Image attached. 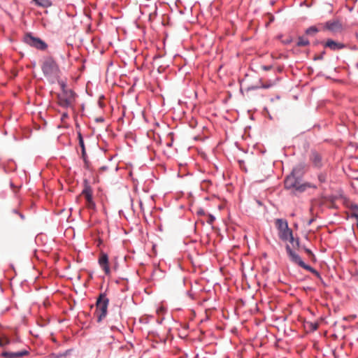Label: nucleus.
Segmentation results:
<instances>
[{
    "label": "nucleus",
    "mask_w": 358,
    "mask_h": 358,
    "mask_svg": "<svg viewBox=\"0 0 358 358\" xmlns=\"http://www.w3.org/2000/svg\"><path fill=\"white\" fill-rule=\"evenodd\" d=\"M303 166L299 164L294 166L284 180V186L286 189L293 190L294 194L304 192L308 188L316 189L317 186L310 182L301 183L303 174Z\"/></svg>",
    "instance_id": "f257e3e1"
},
{
    "label": "nucleus",
    "mask_w": 358,
    "mask_h": 358,
    "mask_svg": "<svg viewBox=\"0 0 358 358\" xmlns=\"http://www.w3.org/2000/svg\"><path fill=\"white\" fill-rule=\"evenodd\" d=\"M41 71L48 81L54 84L59 78L61 71L59 64L52 56L44 57L41 64Z\"/></svg>",
    "instance_id": "f03ea898"
},
{
    "label": "nucleus",
    "mask_w": 358,
    "mask_h": 358,
    "mask_svg": "<svg viewBox=\"0 0 358 358\" xmlns=\"http://www.w3.org/2000/svg\"><path fill=\"white\" fill-rule=\"evenodd\" d=\"M109 305V299L106 292L100 293L96 301V310L94 315L96 317V322L101 323L107 316L108 307Z\"/></svg>",
    "instance_id": "7ed1b4c3"
},
{
    "label": "nucleus",
    "mask_w": 358,
    "mask_h": 358,
    "mask_svg": "<svg viewBox=\"0 0 358 358\" xmlns=\"http://www.w3.org/2000/svg\"><path fill=\"white\" fill-rule=\"evenodd\" d=\"M286 251H287V253L290 259V260L298 264L299 266H301V268L310 271V273H312L313 274H314L320 280H321L322 282L323 281V279L320 275V273L316 270L313 267H312L311 266L308 265V264H306L301 258V257L297 255L292 248L289 245H287L286 247Z\"/></svg>",
    "instance_id": "20e7f679"
},
{
    "label": "nucleus",
    "mask_w": 358,
    "mask_h": 358,
    "mask_svg": "<svg viewBox=\"0 0 358 358\" xmlns=\"http://www.w3.org/2000/svg\"><path fill=\"white\" fill-rule=\"evenodd\" d=\"M76 96V94L71 89L63 91L57 96L59 105L64 108H69L75 101Z\"/></svg>",
    "instance_id": "39448f33"
},
{
    "label": "nucleus",
    "mask_w": 358,
    "mask_h": 358,
    "mask_svg": "<svg viewBox=\"0 0 358 358\" xmlns=\"http://www.w3.org/2000/svg\"><path fill=\"white\" fill-rule=\"evenodd\" d=\"M24 42L31 47L39 50H45L48 44L38 37L34 36L31 33H27L24 36Z\"/></svg>",
    "instance_id": "423d86ee"
},
{
    "label": "nucleus",
    "mask_w": 358,
    "mask_h": 358,
    "mask_svg": "<svg viewBox=\"0 0 358 358\" xmlns=\"http://www.w3.org/2000/svg\"><path fill=\"white\" fill-rule=\"evenodd\" d=\"M84 188L81 192V194L85 197L86 206L89 209L95 210L96 203L93 200L92 196V188L90 185L89 181L87 179L83 180Z\"/></svg>",
    "instance_id": "0eeeda50"
},
{
    "label": "nucleus",
    "mask_w": 358,
    "mask_h": 358,
    "mask_svg": "<svg viewBox=\"0 0 358 358\" xmlns=\"http://www.w3.org/2000/svg\"><path fill=\"white\" fill-rule=\"evenodd\" d=\"M29 351L23 350L18 352H8L3 351L1 352V356L4 358H20L29 355Z\"/></svg>",
    "instance_id": "6e6552de"
},
{
    "label": "nucleus",
    "mask_w": 358,
    "mask_h": 358,
    "mask_svg": "<svg viewBox=\"0 0 358 358\" xmlns=\"http://www.w3.org/2000/svg\"><path fill=\"white\" fill-rule=\"evenodd\" d=\"M278 236L283 241H289L291 243H294V242L292 230L289 229V227L285 229V231L282 230L280 231L278 233Z\"/></svg>",
    "instance_id": "1a4fd4ad"
},
{
    "label": "nucleus",
    "mask_w": 358,
    "mask_h": 358,
    "mask_svg": "<svg viewBox=\"0 0 358 358\" xmlns=\"http://www.w3.org/2000/svg\"><path fill=\"white\" fill-rule=\"evenodd\" d=\"M99 264L104 271L106 274L110 273V267L108 265V257L106 253L102 252L99 258Z\"/></svg>",
    "instance_id": "9d476101"
},
{
    "label": "nucleus",
    "mask_w": 358,
    "mask_h": 358,
    "mask_svg": "<svg viewBox=\"0 0 358 358\" xmlns=\"http://www.w3.org/2000/svg\"><path fill=\"white\" fill-rule=\"evenodd\" d=\"M325 48H328L331 50H338L343 49L345 45L341 43H338L332 39H328L324 45Z\"/></svg>",
    "instance_id": "9b49d317"
},
{
    "label": "nucleus",
    "mask_w": 358,
    "mask_h": 358,
    "mask_svg": "<svg viewBox=\"0 0 358 358\" xmlns=\"http://www.w3.org/2000/svg\"><path fill=\"white\" fill-rule=\"evenodd\" d=\"M122 319L121 310L120 307H116L111 310L108 322H120Z\"/></svg>",
    "instance_id": "f8f14e48"
},
{
    "label": "nucleus",
    "mask_w": 358,
    "mask_h": 358,
    "mask_svg": "<svg viewBox=\"0 0 358 358\" xmlns=\"http://www.w3.org/2000/svg\"><path fill=\"white\" fill-rule=\"evenodd\" d=\"M310 159H311V161H312L314 166H315L317 168L322 167V157L318 152H317L315 151L312 152Z\"/></svg>",
    "instance_id": "ddd939ff"
},
{
    "label": "nucleus",
    "mask_w": 358,
    "mask_h": 358,
    "mask_svg": "<svg viewBox=\"0 0 358 358\" xmlns=\"http://www.w3.org/2000/svg\"><path fill=\"white\" fill-rule=\"evenodd\" d=\"M275 227L278 229V233L282 230L285 231V229L288 227L287 221L285 219H277L275 220Z\"/></svg>",
    "instance_id": "4468645a"
},
{
    "label": "nucleus",
    "mask_w": 358,
    "mask_h": 358,
    "mask_svg": "<svg viewBox=\"0 0 358 358\" xmlns=\"http://www.w3.org/2000/svg\"><path fill=\"white\" fill-rule=\"evenodd\" d=\"M341 27V24L338 21H328L326 22V28L330 31H334Z\"/></svg>",
    "instance_id": "2eb2a0df"
},
{
    "label": "nucleus",
    "mask_w": 358,
    "mask_h": 358,
    "mask_svg": "<svg viewBox=\"0 0 358 358\" xmlns=\"http://www.w3.org/2000/svg\"><path fill=\"white\" fill-rule=\"evenodd\" d=\"M72 351V349H69L65 350L63 352H58V353H51L48 356V358H63L66 357L68 355H70L71 352Z\"/></svg>",
    "instance_id": "dca6fc26"
},
{
    "label": "nucleus",
    "mask_w": 358,
    "mask_h": 358,
    "mask_svg": "<svg viewBox=\"0 0 358 358\" xmlns=\"http://www.w3.org/2000/svg\"><path fill=\"white\" fill-rule=\"evenodd\" d=\"M35 4L42 8H49L52 6V2L51 0H32Z\"/></svg>",
    "instance_id": "f3484780"
},
{
    "label": "nucleus",
    "mask_w": 358,
    "mask_h": 358,
    "mask_svg": "<svg viewBox=\"0 0 358 358\" xmlns=\"http://www.w3.org/2000/svg\"><path fill=\"white\" fill-rule=\"evenodd\" d=\"M348 208L350 210V217L352 218L358 216V204L351 203L349 205Z\"/></svg>",
    "instance_id": "a211bd4d"
},
{
    "label": "nucleus",
    "mask_w": 358,
    "mask_h": 358,
    "mask_svg": "<svg viewBox=\"0 0 358 358\" xmlns=\"http://www.w3.org/2000/svg\"><path fill=\"white\" fill-rule=\"evenodd\" d=\"M310 44V41L308 38L304 36H299L298 41L296 43V46L298 47H303L307 46Z\"/></svg>",
    "instance_id": "6ab92c4d"
},
{
    "label": "nucleus",
    "mask_w": 358,
    "mask_h": 358,
    "mask_svg": "<svg viewBox=\"0 0 358 358\" xmlns=\"http://www.w3.org/2000/svg\"><path fill=\"white\" fill-rule=\"evenodd\" d=\"M78 139L79 145L81 148V153L85 154V152H86L85 145L84 140H83V136H82V134L80 131L78 132Z\"/></svg>",
    "instance_id": "aec40b11"
},
{
    "label": "nucleus",
    "mask_w": 358,
    "mask_h": 358,
    "mask_svg": "<svg viewBox=\"0 0 358 358\" xmlns=\"http://www.w3.org/2000/svg\"><path fill=\"white\" fill-rule=\"evenodd\" d=\"M319 31V29L315 26H311L306 29L305 33L309 36H313Z\"/></svg>",
    "instance_id": "412c9836"
},
{
    "label": "nucleus",
    "mask_w": 358,
    "mask_h": 358,
    "mask_svg": "<svg viewBox=\"0 0 358 358\" xmlns=\"http://www.w3.org/2000/svg\"><path fill=\"white\" fill-rule=\"evenodd\" d=\"M318 180L320 183H324L327 180V173L326 172H321L317 175Z\"/></svg>",
    "instance_id": "4be33fe9"
},
{
    "label": "nucleus",
    "mask_w": 358,
    "mask_h": 358,
    "mask_svg": "<svg viewBox=\"0 0 358 358\" xmlns=\"http://www.w3.org/2000/svg\"><path fill=\"white\" fill-rule=\"evenodd\" d=\"M81 158L83 159V160L84 162V167L86 169H88L90 167V161L88 159V157H87L86 152H85V154L81 153Z\"/></svg>",
    "instance_id": "5701e85b"
},
{
    "label": "nucleus",
    "mask_w": 358,
    "mask_h": 358,
    "mask_svg": "<svg viewBox=\"0 0 358 358\" xmlns=\"http://www.w3.org/2000/svg\"><path fill=\"white\" fill-rule=\"evenodd\" d=\"M56 82H57V83L59 84V85L60 86V88H61L62 92H63V91H65V90H68V89H67V87H66V83L65 81L62 80H60V78H58V79L56 80Z\"/></svg>",
    "instance_id": "b1692460"
},
{
    "label": "nucleus",
    "mask_w": 358,
    "mask_h": 358,
    "mask_svg": "<svg viewBox=\"0 0 358 358\" xmlns=\"http://www.w3.org/2000/svg\"><path fill=\"white\" fill-rule=\"evenodd\" d=\"M157 8L156 6H155L153 11L150 12L148 15L150 21L153 20L156 17L157 14Z\"/></svg>",
    "instance_id": "393cba45"
},
{
    "label": "nucleus",
    "mask_w": 358,
    "mask_h": 358,
    "mask_svg": "<svg viewBox=\"0 0 358 358\" xmlns=\"http://www.w3.org/2000/svg\"><path fill=\"white\" fill-rule=\"evenodd\" d=\"M324 55H325V52L323 51L322 52H321L320 55L315 56L314 57V60H322V59H323Z\"/></svg>",
    "instance_id": "a878e982"
},
{
    "label": "nucleus",
    "mask_w": 358,
    "mask_h": 358,
    "mask_svg": "<svg viewBox=\"0 0 358 358\" xmlns=\"http://www.w3.org/2000/svg\"><path fill=\"white\" fill-rule=\"evenodd\" d=\"M273 86V83H263L260 87L261 88H263V89H268L270 87H271Z\"/></svg>",
    "instance_id": "bb28decb"
},
{
    "label": "nucleus",
    "mask_w": 358,
    "mask_h": 358,
    "mask_svg": "<svg viewBox=\"0 0 358 358\" xmlns=\"http://www.w3.org/2000/svg\"><path fill=\"white\" fill-rule=\"evenodd\" d=\"M69 117V115L66 112L63 113L61 115V121L64 122L66 119Z\"/></svg>",
    "instance_id": "cd10ccee"
},
{
    "label": "nucleus",
    "mask_w": 358,
    "mask_h": 358,
    "mask_svg": "<svg viewBox=\"0 0 358 358\" xmlns=\"http://www.w3.org/2000/svg\"><path fill=\"white\" fill-rule=\"evenodd\" d=\"M272 68L273 66L271 65H264L262 66V69L266 71H270Z\"/></svg>",
    "instance_id": "c85d7f7f"
},
{
    "label": "nucleus",
    "mask_w": 358,
    "mask_h": 358,
    "mask_svg": "<svg viewBox=\"0 0 358 358\" xmlns=\"http://www.w3.org/2000/svg\"><path fill=\"white\" fill-rule=\"evenodd\" d=\"M215 220V217L213 215H209V219L208 223L212 224Z\"/></svg>",
    "instance_id": "c756f323"
},
{
    "label": "nucleus",
    "mask_w": 358,
    "mask_h": 358,
    "mask_svg": "<svg viewBox=\"0 0 358 358\" xmlns=\"http://www.w3.org/2000/svg\"><path fill=\"white\" fill-rule=\"evenodd\" d=\"M292 244L293 247L296 246V247L299 248L300 245V242H299V238L294 239V243H292Z\"/></svg>",
    "instance_id": "7c9ffc66"
},
{
    "label": "nucleus",
    "mask_w": 358,
    "mask_h": 358,
    "mask_svg": "<svg viewBox=\"0 0 358 358\" xmlns=\"http://www.w3.org/2000/svg\"><path fill=\"white\" fill-rule=\"evenodd\" d=\"M304 250H305V252H306V254L308 255H309V256H314L313 252L310 249L304 248Z\"/></svg>",
    "instance_id": "2f4dec72"
},
{
    "label": "nucleus",
    "mask_w": 358,
    "mask_h": 358,
    "mask_svg": "<svg viewBox=\"0 0 358 358\" xmlns=\"http://www.w3.org/2000/svg\"><path fill=\"white\" fill-rule=\"evenodd\" d=\"M8 343H9V341L8 339H5V341L0 339V346L3 347Z\"/></svg>",
    "instance_id": "473e14b6"
},
{
    "label": "nucleus",
    "mask_w": 358,
    "mask_h": 358,
    "mask_svg": "<svg viewBox=\"0 0 358 358\" xmlns=\"http://www.w3.org/2000/svg\"><path fill=\"white\" fill-rule=\"evenodd\" d=\"M104 96L103 95L101 96L100 98H99V100L98 101V103H99V106L100 108H103L104 106V104L103 103V102L101 101V99H103Z\"/></svg>",
    "instance_id": "72a5a7b5"
},
{
    "label": "nucleus",
    "mask_w": 358,
    "mask_h": 358,
    "mask_svg": "<svg viewBox=\"0 0 358 358\" xmlns=\"http://www.w3.org/2000/svg\"><path fill=\"white\" fill-rule=\"evenodd\" d=\"M95 121L96 122H104V118L103 117H96L95 119Z\"/></svg>",
    "instance_id": "f704fd0d"
},
{
    "label": "nucleus",
    "mask_w": 358,
    "mask_h": 358,
    "mask_svg": "<svg viewBox=\"0 0 358 358\" xmlns=\"http://www.w3.org/2000/svg\"><path fill=\"white\" fill-rule=\"evenodd\" d=\"M292 38H287V39H286L285 41H283V43H284V44H285V45H288V44H289L290 43H292Z\"/></svg>",
    "instance_id": "c9c22d12"
},
{
    "label": "nucleus",
    "mask_w": 358,
    "mask_h": 358,
    "mask_svg": "<svg viewBox=\"0 0 358 358\" xmlns=\"http://www.w3.org/2000/svg\"><path fill=\"white\" fill-rule=\"evenodd\" d=\"M197 214L198 215H204L205 214V211L202 208H200L197 210Z\"/></svg>",
    "instance_id": "e433bc0d"
},
{
    "label": "nucleus",
    "mask_w": 358,
    "mask_h": 358,
    "mask_svg": "<svg viewBox=\"0 0 358 358\" xmlns=\"http://www.w3.org/2000/svg\"><path fill=\"white\" fill-rule=\"evenodd\" d=\"M259 88H261V87H259V86H252L251 87H248V90H257V89H259Z\"/></svg>",
    "instance_id": "4c0bfd02"
},
{
    "label": "nucleus",
    "mask_w": 358,
    "mask_h": 358,
    "mask_svg": "<svg viewBox=\"0 0 358 358\" xmlns=\"http://www.w3.org/2000/svg\"><path fill=\"white\" fill-rule=\"evenodd\" d=\"M17 215L21 218V220H24L25 219V216L22 213H20Z\"/></svg>",
    "instance_id": "58836bf2"
},
{
    "label": "nucleus",
    "mask_w": 358,
    "mask_h": 358,
    "mask_svg": "<svg viewBox=\"0 0 358 358\" xmlns=\"http://www.w3.org/2000/svg\"><path fill=\"white\" fill-rule=\"evenodd\" d=\"M12 213L16 215H18L20 212L18 211L17 209H13Z\"/></svg>",
    "instance_id": "ea45409f"
},
{
    "label": "nucleus",
    "mask_w": 358,
    "mask_h": 358,
    "mask_svg": "<svg viewBox=\"0 0 358 358\" xmlns=\"http://www.w3.org/2000/svg\"><path fill=\"white\" fill-rule=\"evenodd\" d=\"M10 187H11V188H13V189H14V188H15V185L13 184V182H10Z\"/></svg>",
    "instance_id": "a19ab883"
},
{
    "label": "nucleus",
    "mask_w": 358,
    "mask_h": 358,
    "mask_svg": "<svg viewBox=\"0 0 358 358\" xmlns=\"http://www.w3.org/2000/svg\"><path fill=\"white\" fill-rule=\"evenodd\" d=\"M256 201H257V204H258L259 206H262V201H259V200H257Z\"/></svg>",
    "instance_id": "79ce46f5"
},
{
    "label": "nucleus",
    "mask_w": 358,
    "mask_h": 358,
    "mask_svg": "<svg viewBox=\"0 0 358 358\" xmlns=\"http://www.w3.org/2000/svg\"><path fill=\"white\" fill-rule=\"evenodd\" d=\"M2 169H3V171L5 173H7V169H6V167L5 166H3Z\"/></svg>",
    "instance_id": "37998d69"
},
{
    "label": "nucleus",
    "mask_w": 358,
    "mask_h": 358,
    "mask_svg": "<svg viewBox=\"0 0 358 358\" xmlns=\"http://www.w3.org/2000/svg\"><path fill=\"white\" fill-rule=\"evenodd\" d=\"M101 169L102 170H106V169H107V167H106V166H102Z\"/></svg>",
    "instance_id": "c03bdc74"
},
{
    "label": "nucleus",
    "mask_w": 358,
    "mask_h": 358,
    "mask_svg": "<svg viewBox=\"0 0 358 358\" xmlns=\"http://www.w3.org/2000/svg\"><path fill=\"white\" fill-rule=\"evenodd\" d=\"M355 67L358 69V62L355 64Z\"/></svg>",
    "instance_id": "a18cd8bd"
},
{
    "label": "nucleus",
    "mask_w": 358,
    "mask_h": 358,
    "mask_svg": "<svg viewBox=\"0 0 358 358\" xmlns=\"http://www.w3.org/2000/svg\"><path fill=\"white\" fill-rule=\"evenodd\" d=\"M313 222V220H310L309 222H308V224H310Z\"/></svg>",
    "instance_id": "49530a36"
},
{
    "label": "nucleus",
    "mask_w": 358,
    "mask_h": 358,
    "mask_svg": "<svg viewBox=\"0 0 358 358\" xmlns=\"http://www.w3.org/2000/svg\"><path fill=\"white\" fill-rule=\"evenodd\" d=\"M115 328H116L115 326L111 325V329H115Z\"/></svg>",
    "instance_id": "de8ad7c7"
},
{
    "label": "nucleus",
    "mask_w": 358,
    "mask_h": 358,
    "mask_svg": "<svg viewBox=\"0 0 358 358\" xmlns=\"http://www.w3.org/2000/svg\"><path fill=\"white\" fill-rule=\"evenodd\" d=\"M356 275L358 277V269L356 271Z\"/></svg>",
    "instance_id": "09e8293b"
}]
</instances>
